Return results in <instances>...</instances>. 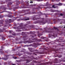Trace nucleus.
Returning a JSON list of instances; mask_svg holds the SVG:
<instances>
[{
    "instance_id": "obj_1",
    "label": "nucleus",
    "mask_w": 65,
    "mask_h": 65,
    "mask_svg": "<svg viewBox=\"0 0 65 65\" xmlns=\"http://www.w3.org/2000/svg\"><path fill=\"white\" fill-rule=\"evenodd\" d=\"M42 33H50V34L49 35V37H54L55 36L54 32H53L52 31L44 30L42 31Z\"/></svg>"
},
{
    "instance_id": "obj_2",
    "label": "nucleus",
    "mask_w": 65,
    "mask_h": 65,
    "mask_svg": "<svg viewBox=\"0 0 65 65\" xmlns=\"http://www.w3.org/2000/svg\"><path fill=\"white\" fill-rule=\"evenodd\" d=\"M34 36H36V35H35L34 36L30 35V36H27L26 35H24L23 37V38L24 40H27L28 39L29 40H31L32 38H34Z\"/></svg>"
},
{
    "instance_id": "obj_3",
    "label": "nucleus",
    "mask_w": 65,
    "mask_h": 65,
    "mask_svg": "<svg viewBox=\"0 0 65 65\" xmlns=\"http://www.w3.org/2000/svg\"><path fill=\"white\" fill-rule=\"evenodd\" d=\"M44 20V18H42L40 19V20H38L35 22V24H37V23H39L40 25H44L46 23V21L43 22L41 21H43Z\"/></svg>"
},
{
    "instance_id": "obj_4",
    "label": "nucleus",
    "mask_w": 65,
    "mask_h": 65,
    "mask_svg": "<svg viewBox=\"0 0 65 65\" xmlns=\"http://www.w3.org/2000/svg\"><path fill=\"white\" fill-rule=\"evenodd\" d=\"M45 47H46V46H44L43 48H40V49L42 50V51H43V52H44V53H47L48 52H51L50 51L48 50H46V49H48L47 47L46 48H45Z\"/></svg>"
},
{
    "instance_id": "obj_5",
    "label": "nucleus",
    "mask_w": 65,
    "mask_h": 65,
    "mask_svg": "<svg viewBox=\"0 0 65 65\" xmlns=\"http://www.w3.org/2000/svg\"><path fill=\"white\" fill-rule=\"evenodd\" d=\"M17 25H19L20 26H19L18 27V28L19 29H25V27H23V24L22 23H21L20 24L19 23L17 24Z\"/></svg>"
},
{
    "instance_id": "obj_6",
    "label": "nucleus",
    "mask_w": 65,
    "mask_h": 65,
    "mask_svg": "<svg viewBox=\"0 0 65 65\" xmlns=\"http://www.w3.org/2000/svg\"><path fill=\"white\" fill-rule=\"evenodd\" d=\"M35 41H33L31 40H27L26 41H24V43H32V42H34Z\"/></svg>"
},
{
    "instance_id": "obj_7",
    "label": "nucleus",
    "mask_w": 65,
    "mask_h": 65,
    "mask_svg": "<svg viewBox=\"0 0 65 65\" xmlns=\"http://www.w3.org/2000/svg\"><path fill=\"white\" fill-rule=\"evenodd\" d=\"M40 15H37L36 16H35V17H38L37 18H36L35 17H34L33 18V19L34 20H39V19H40Z\"/></svg>"
},
{
    "instance_id": "obj_8",
    "label": "nucleus",
    "mask_w": 65,
    "mask_h": 65,
    "mask_svg": "<svg viewBox=\"0 0 65 65\" xmlns=\"http://www.w3.org/2000/svg\"><path fill=\"white\" fill-rule=\"evenodd\" d=\"M32 40H35L34 41H35V42L36 41V40H37V41H38V42H40V41H42V40L41 39H37L36 38H32Z\"/></svg>"
},
{
    "instance_id": "obj_9",
    "label": "nucleus",
    "mask_w": 65,
    "mask_h": 65,
    "mask_svg": "<svg viewBox=\"0 0 65 65\" xmlns=\"http://www.w3.org/2000/svg\"><path fill=\"white\" fill-rule=\"evenodd\" d=\"M25 51H26V50L24 49H23V51H21V53H23L18 54V56H20L23 55H24V54H25Z\"/></svg>"
},
{
    "instance_id": "obj_10",
    "label": "nucleus",
    "mask_w": 65,
    "mask_h": 65,
    "mask_svg": "<svg viewBox=\"0 0 65 65\" xmlns=\"http://www.w3.org/2000/svg\"><path fill=\"white\" fill-rule=\"evenodd\" d=\"M41 44H42L38 43H34V45L35 47H37V46H38V45H41Z\"/></svg>"
},
{
    "instance_id": "obj_11",
    "label": "nucleus",
    "mask_w": 65,
    "mask_h": 65,
    "mask_svg": "<svg viewBox=\"0 0 65 65\" xmlns=\"http://www.w3.org/2000/svg\"><path fill=\"white\" fill-rule=\"evenodd\" d=\"M5 21L6 22V24H8V23H10L12 22V20H11V19H10L9 20L7 19Z\"/></svg>"
},
{
    "instance_id": "obj_12",
    "label": "nucleus",
    "mask_w": 65,
    "mask_h": 65,
    "mask_svg": "<svg viewBox=\"0 0 65 65\" xmlns=\"http://www.w3.org/2000/svg\"><path fill=\"white\" fill-rule=\"evenodd\" d=\"M33 55H35L36 56H37V54H42V53L41 52H36L35 53L33 54Z\"/></svg>"
},
{
    "instance_id": "obj_13",
    "label": "nucleus",
    "mask_w": 65,
    "mask_h": 65,
    "mask_svg": "<svg viewBox=\"0 0 65 65\" xmlns=\"http://www.w3.org/2000/svg\"><path fill=\"white\" fill-rule=\"evenodd\" d=\"M40 38L41 39H44L46 41H47V40H48V38L47 37H41Z\"/></svg>"
},
{
    "instance_id": "obj_14",
    "label": "nucleus",
    "mask_w": 65,
    "mask_h": 65,
    "mask_svg": "<svg viewBox=\"0 0 65 65\" xmlns=\"http://www.w3.org/2000/svg\"><path fill=\"white\" fill-rule=\"evenodd\" d=\"M12 3H11V2H8L7 4L8 7H9V5H12Z\"/></svg>"
},
{
    "instance_id": "obj_15",
    "label": "nucleus",
    "mask_w": 65,
    "mask_h": 65,
    "mask_svg": "<svg viewBox=\"0 0 65 65\" xmlns=\"http://www.w3.org/2000/svg\"><path fill=\"white\" fill-rule=\"evenodd\" d=\"M3 22H4V21L3 20H0V27L1 26V24H3Z\"/></svg>"
},
{
    "instance_id": "obj_16",
    "label": "nucleus",
    "mask_w": 65,
    "mask_h": 65,
    "mask_svg": "<svg viewBox=\"0 0 65 65\" xmlns=\"http://www.w3.org/2000/svg\"><path fill=\"white\" fill-rule=\"evenodd\" d=\"M16 2H17L16 3V5L18 6L20 4V2L19 1H16Z\"/></svg>"
},
{
    "instance_id": "obj_17",
    "label": "nucleus",
    "mask_w": 65,
    "mask_h": 65,
    "mask_svg": "<svg viewBox=\"0 0 65 65\" xmlns=\"http://www.w3.org/2000/svg\"><path fill=\"white\" fill-rule=\"evenodd\" d=\"M28 50H29V51L31 52H33L34 51L32 48H28Z\"/></svg>"
},
{
    "instance_id": "obj_18",
    "label": "nucleus",
    "mask_w": 65,
    "mask_h": 65,
    "mask_svg": "<svg viewBox=\"0 0 65 65\" xmlns=\"http://www.w3.org/2000/svg\"><path fill=\"white\" fill-rule=\"evenodd\" d=\"M0 53H1V54H4V51H3L2 49H0Z\"/></svg>"
},
{
    "instance_id": "obj_19",
    "label": "nucleus",
    "mask_w": 65,
    "mask_h": 65,
    "mask_svg": "<svg viewBox=\"0 0 65 65\" xmlns=\"http://www.w3.org/2000/svg\"><path fill=\"white\" fill-rule=\"evenodd\" d=\"M28 56H27V55H23V59H26L27 58H28Z\"/></svg>"
},
{
    "instance_id": "obj_20",
    "label": "nucleus",
    "mask_w": 65,
    "mask_h": 65,
    "mask_svg": "<svg viewBox=\"0 0 65 65\" xmlns=\"http://www.w3.org/2000/svg\"><path fill=\"white\" fill-rule=\"evenodd\" d=\"M26 61H27V62H26V63H29V62H30V60H29V59H27L26 60Z\"/></svg>"
},
{
    "instance_id": "obj_21",
    "label": "nucleus",
    "mask_w": 65,
    "mask_h": 65,
    "mask_svg": "<svg viewBox=\"0 0 65 65\" xmlns=\"http://www.w3.org/2000/svg\"><path fill=\"white\" fill-rule=\"evenodd\" d=\"M26 54H28L29 55H32V53H30L29 52H26Z\"/></svg>"
},
{
    "instance_id": "obj_22",
    "label": "nucleus",
    "mask_w": 65,
    "mask_h": 65,
    "mask_svg": "<svg viewBox=\"0 0 65 65\" xmlns=\"http://www.w3.org/2000/svg\"><path fill=\"white\" fill-rule=\"evenodd\" d=\"M29 34H31V35H33L34 34V31L32 32V31H30L29 32Z\"/></svg>"
},
{
    "instance_id": "obj_23",
    "label": "nucleus",
    "mask_w": 65,
    "mask_h": 65,
    "mask_svg": "<svg viewBox=\"0 0 65 65\" xmlns=\"http://www.w3.org/2000/svg\"><path fill=\"white\" fill-rule=\"evenodd\" d=\"M37 9H38L37 8H34L32 9V10L33 11H34V10H36Z\"/></svg>"
},
{
    "instance_id": "obj_24",
    "label": "nucleus",
    "mask_w": 65,
    "mask_h": 65,
    "mask_svg": "<svg viewBox=\"0 0 65 65\" xmlns=\"http://www.w3.org/2000/svg\"><path fill=\"white\" fill-rule=\"evenodd\" d=\"M62 5V4L60 3H59L58 4H57V5L58 6H61V5Z\"/></svg>"
},
{
    "instance_id": "obj_25",
    "label": "nucleus",
    "mask_w": 65,
    "mask_h": 65,
    "mask_svg": "<svg viewBox=\"0 0 65 65\" xmlns=\"http://www.w3.org/2000/svg\"><path fill=\"white\" fill-rule=\"evenodd\" d=\"M43 35V34H38V36L39 37H40V36L41 35Z\"/></svg>"
},
{
    "instance_id": "obj_26",
    "label": "nucleus",
    "mask_w": 65,
    "mask_h": 65,
    "mask_svg": "<svg viewBox=\"0 0 65 65\" xmlns=\"http://www.w3.org/2000/svg\"><path fill=\"white\" fill-rule=\"evenodd\" d=\"M8 17L9 18H13V16L12 15H8Z\"/></svg>"
},
{
    "instance_id": "obj_27",
    "label": "nucleus",
    "mask_w": 65,
    "mask_h": 65,
    "mask_svg": "<svg viewBox=\"0 0 65 65\" xmlns=\"http://www.w3.org/2000/svg\"><path fill=\"white\" fill-rule=\"evenodd\" d=\"M18 8L17 7H14L13 8V10L14 11H15V10H16V9H17Z\"/></svg>"
},
{
    "instance_id": "obj_28",
    "label": "nucleus",
    "mask_w": 65,
    "mask_h": 65,
    "mask_svg": "<svg viewBox=\"0 0 65 65\" xmlns=\"http://www.w3.org/2000/svg\"><path fill=\"white\" fill-rule=\"evenodd\" d=\"M3 59L4 60H7V59H8V58H7L4 57L3 58Z\"/></svg>"
},
{
    "instance_id": "obj_29",
    "label": "nucleus",
    "mask_w": 65,
    "mask_h": 65,
    "mask_svg": "<svg viewBox=\"0 0 65 65\" xmlns=\"http://www.w3.org/2000/svg\"><path fill=\"white\" fill-rule=\"evenodd\" d=\"M2 40H4L5 39V37H4L2 36Z\"/></svg>"
},
{
    "instance_id": "obj_30",
    "label": "nucleus",
    "mask_w": 65,
    "mask_h": 65,
    "mask_svg": "<svg viewBox=\"0 0 65 65\" xmlns=\"http://www.w3.org/2000/svg\"><path fill=\"white\" fill-rule=\"evenodd\" d=\"M12 35H14V36H15V35H16L14 33V32H13V33L12 34Z\"/></svg>"
},
{
    "instance_id": "obj_31",
    "label": "nucleus",
    "mask_w": 65,
    "mask_h": 65,
    "mask_svg": "<svg viewBox=\"0 0 65 65\" xmlns=\"http://www.w3.org/2000/svg\"><path fill=\"white\" fill-rule=\"evenodd\" d=\"M23 47H26V46H29L28 45H24L23 46Z\"/></svg>"
},
{
    "instance_id": "obj_32",
    "label": "nucleus",
    "mask_w": 65,
    "mask_h": 65,
    "mask_svg": "<svg viewBox=\"0 0 65 65\" xmlns=\"http://www.w3.org/2000/svg\"><path fill=\"white\" fill-rule=\"evenodd\" d=\"M42 6H39L38 7L39 8H42V7H41Z\"/></svg>"
},
{
    "instance_id": "obj_33",
    "label": "nucleus",
    "mask_w": 65,
    "mask_h": 65,
    "mask_svg": "<svg viewBox=\"0 0 65 65\" xmlns=\"http://www.w3.org/2000/svg\"><path fill=\"white\" fill-rule=\"evenodd\" d=\"M23 42V41H20V42H19V43L20 44V43H22Z\"/></svg>"
},
{
    "instance_id": "obj_34",
    "label": "nucleus",
    "mask_w": 65,
    "mask_h": 65,
    "mask_svg": "<svg viewBox=\"0 0 65 65\" xmlns=\"http://www.w3.org/2000/svg\"><path fill=\"white\" fill-rule=\"evenodd\" d=\"M4 65H7V62H5L4 63Z\"/></svg>"
},
{
    "instance_id": "obj_35",
    "label": "nucleus",
    "mask_w": 65,
    "mask_h": 65,
    "mask_svg": "<svg viewBox=\"0 0 65 65\" xmlns=\"http://www.w3.org/2000/svg\"><path fill=\"white\" fill-rule=\"evenodd\" d=\"M15 40H17V41H18V40H19V38H16Z\"/></svg>"
},
{
    "instance_id": "obj_36",
    "label": "nucleus",
    "mask_w": 65,
    "mask_h": 65,
    "mask_svg": "<svg viewBox=\"0 0 65 65\" xmlns=\"http://www.w3.org/2000/svg\"><path fill=\"white\" fill-rule=\"evenodd\" d=\"M14 19H15V20H16V19H18V18H19V17H14Z\"/></svg>"
},
{
    "instance_id": "obj_37",
    "label": "nucleus",
    "mask_w": 65,
    "mask_h": 65,
    "mask_svg": "<svg viewBox=\"0 0 65 65\" xmlns=\"http://www.w3.org/2000/svg\"><path fill=\"white\" fill-rule=\"evenodd\" d=\"M0 32H3V30L2 29H0Z\"/></svg>"
},
{
    "instance_id": "obj_38",
    "label": "nucleus",
    "mask_w": 65,
    "mask_h": 65,
    "mask_svg": "<svg viewBox=\"0 0 65 65\" xmlns=\"http://www.w3.org/2000/svg\"><path fill=\"white\" fill-rule=\"evenodd\" d=\"M56 19H53V21L54 22H56Z\"/></svg>"
},
{
    "instance_id": "obj_39",
    "label": "nucleus",
    "mask_w": 65,
    "mask_h": 65,
    "mask_svg": "<svg viewBox=\"0 0 65 65\" xmlns=\"http://www.w3.org/2000/svg\"><path fill=\"white\" fill-rule=\"evenodd\" d=\"M29 20V18H28V19H25V21H27V20Z\"/></svg>"
},
{
    "instance_id": "obj_40",
    "label": "nucleus",
    "mask_w": 65,
    "mask_h": 65,
    "mask_svg": "<svg viewBox=\"0 0 65 65\" xmlns=\"http://www.w3.org/2000/svg\"><path fill=\"white\" fill-rule=\"evenodd\" d=\"M55 1H56V2H59L60 0H55Z\"/></svg>"
},
{
    "instance_id": "obj_41",
    "label": "nucleus",
    "mask_w": 65,
    "mask_h": 65,
    "mask_svg": "<svg viewBox=\"0 0 65 65\" xmlns=\"http://www.w3.org/2000/svg\"><path fill=\"white\" fill-rule=\"evenodd\" d=\"M60 15L61 16H63V14L62 13H61L60 14Z\"/></svg>"
},
{
    "instance_id": "obj_42",
    "label": "nucleus",
    "mask_w": 65,
    "mask_h": 65,
    "mask_svg": "<svg viewBox=\"0 0 65 65\" xmlns=\"http://www.w3.org/2000/svg\"><path fill=\"white\" fill-rule=\"evenodd\" d=\"M4 57H7V55L5 54L4 55Z\"/></svg>"
},
{
    "instance_id": "obj_43",
    "label": "nucleus",
    "mask_w": 65,
    "mask_h": 65,
    "mask_svg": "<svg viewBox=\"0 0 65 65\" xmlns=\"http://www.w3.org/2000/svg\"><path fill=\"white\" fill-rule=\"evenodd\" d=\"M47 8H48V7H44V8H45V9H46Z\"/></svg>"
},
{
    "instance_id": "obj_44",
    "label": "nucleus",
    "mask_w": 65,
    "mask_h": 65,
    "mask_svg": "<svg viewBox=\"0 0 65 65\" xmlns=\"http://www.w3.org/2000/svg\"><path fill=\"white\" fill-rule=\"evenodd\" d=\"M55 6V5H53L52 6V7H53V8H56V7H54Z\"/></svg>"
},
{
    "instance_id": "obj_45",
    "label": "nucleus",
    "mask_w": 65,
    "mask_h": 65,
    "mask_svg": "<svg viewBox=\"0 0 65 65\" xmlns=\"http://www.w3.org/2000/svg\"><path fill=\"white\" fill-rule=\"evenodd\" d=\"M44 30H47V27H46L45 28H44Z\"/></svg>"
},
{
    "instance_id": "obj_46",
    "label": "nucleus",
    "mask_w": 65,
    "mask_h": 65,
    "mask_svg": "<svg viewBox=\"0 0 65 65\" xmlns=\"http://www.w3.org/2000/svg\"><path fill=\"white\" fill-rule=\"evenodd\" d=\"M9 10H12V8H9Z\"/></svg>"
},
{
    "instance_id": "obj_47",
    "label": "nucleus",
    "mask_w": 65,
    "mask_h": 65,
    "mask_svg": "<svg viewBox=\"0 0 65 65\" xmlns=\"http://www.w3.org/2000/svg\"><path fill=\"white\" fill-rule=\"evenodd\" d=\"M54 29H57V28H56V27H54Z\"/></svg>"
},
{
    "instance_id": "obj_48",
    "label": "nucleus",
    "mask_w": 65,
    "mask_h": 65,
    "mask_svg": "<svg viewBox=\"0 0 65 65\" xmlns=\"http://www.w3.org/2000/svg\"><path fill=\"white\" fill-rule=\"evenodd\" d=\"M17 21H21V19H18L17 20Z\"/></svg>"
},
{
    "instance_id": "obj_49",
    "label": "nucleus",
    "mask_w": 65,
    "mask_h": 65,
    "mask_svg": "<svg viewBox=\"0 0 65 65\" xmlns=\"http://www.w3.org/2000/svg\"><path fill=\"white\" fill-rule=\"evenodd\" d=\"M62 55H60L59 56V58H61L62 57Z\"/></svg>"
},
{
    "instance_id": "obj_50",
    "label": "nucleus",
    "mask_w": 65,
    "mask_h": 65,
    "mask_svg": "<svg viewBox=\"0 0 65 65\" xmlns=\"http://www.w3.org/2000/svg\"><path fill=\"white\" fill-rule=\"evenodd\" d=\"M30 3H33V2L31 1L30 2Z\"/></svg>"
},
{
    "instance_id": "obj_51",
    "label": "nucleus",
    "mask_w": 65,
    "mask_h": 65,
    "mask_svg": "<svg viewBox=\"0 0 65 65\" xmlns=\"http://www.w3.org/2000/svg\"><path fill=\"white\" fill-rule=\"evenodd\" d=\"M34 51H36L37 52L38 51V50H37V49L35 50Z\"/></svg>"
},
{
    "instance_id": "obj_52",
    "label": "nucleus",
    "mask_w": 65,
    "mask_h": 65,
    "mask_svg": "<svg viewBox=\"0 0 65 65\" xmlns=\"http://www.w3.org/2000/svg\"><path fill=\"white\" fill-rule=\"evenodd\" d=\"M34 63H36V60H34Z\"/></svg>"
},
{
    "instance_id": "obj_53",
    "label": "nucleus",
    "mask_w": 65,
    "mask_h": 65,
    "mask_svg": "<svg viewBox=\"0 0 65 65\" xmlns=\"http://www.w3.org/2000/svg\"><path fill=\"white\" fill-rule=\"evenodd\" d=\"M55 61H57V58H55Z\"/></svg>"
},
{
    "instance_id": "obj_54",
    "label": "nucleus",
    "mask_w": 65,
    "mask_h": 65,
    "mask_svg": "<svg viewBox=\"0 0 65 65\" xmlns=\"http://www.w3.org/2000/svg\"><path fill=\"white\" fill-rule=\"evenodd\" d=\"M7 8H4V10H6V9Z\"/></svg>"
},
{
    "instance_id": "obj_55",
    "label": "nucleus",
    "mask_w": 65,
    "mask_h": 65,
    "mask_svg": "<svg viewBox=\"0 0 65 65\" xmlns=\"http://www.w3.org/2000/svg\"><path fill=\"white\" fill-rule=\"evenodd\" d=\"M56 53H58V50H56V51H55Z\"/></svg>"
},
{
    "instance_id": "obj_56",
    "label": "nucleus",
    "mask_w": 65,
    "mask_h": 65,
    "mask_svg": "<svg viewBox=\"0 0 65 65\" xmlns=\"http://www.w3.org/2000/svg\"><path fill=\"white\" fill-rule=\"evenodd\" d=\"M14 59H17V57H15L14 58Z\"/></svg>"
},
{
    "instance_id": "obj_57",
    "label": "nucleus",
    "mask_w": 65,
    "mask_h": 65,
    "mask_svg": "<svg viewBox=\"0 0 65 65\" xmlns=\"http://www.w3.org/2000/svg\"><path fill=\"white\" fill-rule=\"evenodd\" d=\"M9 32L10 33H11V31H9Z\"/></svg>"
},
{
    "instance_id": "obj_58",
    "label": "nucleus",
    "mask_w": 65,
    "mask_h": 65,
    "mask_svg": "<svg viewBox=\"0 0 65 65\" xmlns=\"http://www.w3.org/2000/svg\"><path fill=\"white\" fill-rule=\"evenodd\" d=\"M9 13H10V14H11V13H11V12H8Z\"/></svg>"
},
{
    "instance_id": "obj_59",
    "label": "nucleus",
    "mask_w": 65,
    "mask_h": 65,
    "mask_svg": "<svg viewBox=\"0 0 65 65\" xmlns=\"http://www.w3.org/2000/svg\"><path fill=\"white\" fill-rule=\"evenodd\" d=\"M15 50V49H13V51H14Z\"/></svg>"
},
{
    "instance_id": "obj_60",
    "label": "nucleus",
    "mask_w": 65,
    "mask_h": 65,
    "mask_svg": "<svg viewBox=\"0 0 65 65\" xmlns=\"http://www.w3.org/2000/svg\"><path fill=\"white\" fill-rule=\"evenodd\" d=\"M41 13V12H39L37 13Z\"/></svg>"
},
{
    "instance_id": "obj_61",
    "label": "nucleus",
    "mask_w": 65,
    "mask_h": 65,
    "mask_svg": "<svg viewBox=\"0 0 65 65\" xmlns=\"http://www.w3.org/2000/svg\"><path fill=\"white\" fill-rule=\"evenodd\" d=\"M7 26L6 25H5L4 26V27H7Z\"/></svg>"
},
{
    "instance_id": "obj_62",
    "label": "nucleus",
    "mask_w": 65,
    "mask_h": 65,
    "mask_svg": "<svg viewBox=\"0 0 65 65\" xmlns=\"http://www.w3.org/2000/svg\"><path fill=\"white\" fill-rule=\"evenodd\" d=\"M5 53H6L7 54H8V53L7 52V51H5Z\"/></svg>"
},
{
    "instance_id": "obj_63",
    "label": "nucleus",
    "mask_w": 65,
    "mask_h": 65,
    "mask_svg": "<svg viewBox=\"0 0 65 65\" xmlns=\"http://www.w3.org/2000/svg\"><path fill=\"white\" fill-rule=\"evenodd\" d=\"M35 29L36 30H38V29L36 28H35Z\"/></svg>"
},
{
    "instance_id": "obj_64",
    "label": "nucleus",
    "mask_w": 65,
    "mask_h": 65,
    "mask_svg": "<svg viewBox=\"0 0 65 65\" xmlns=\"http://www.w3.org/2000/svg\"><path fill=\"white\" fill-rule=\"evenodd\" d=\"M12 65H15V64H13Z\"/></svg>"
}]
</instances>
